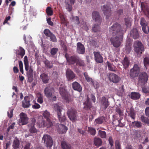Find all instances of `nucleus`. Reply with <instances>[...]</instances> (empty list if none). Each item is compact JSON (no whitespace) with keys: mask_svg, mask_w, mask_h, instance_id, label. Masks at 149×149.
<instances>
[{"mask_svg":"<svg viewBox=\"0 0 149 149\" xmlns=\"http://www.w3.org/2000/svg\"><path fill=\"white\" fill-rule=\"evenodd\" d=\"M109 32L111 36L122 35L123 29L121 26L116 22L109 28Z\"/></svg>","mask_w":149,"mask_h":149,"instance_id":"1","label":"nucleus"},{"mask_svg":"<svg viewBox=\"0 0 149 149\" xmlns=\"http://www.w3.org/2000/svg\"><path fill=\"white\" fill-rule=\"evenodd\" d=\"M24 62L25 70L27 71V74L28 79L30 81H31L33 80V71L31 66L29 68V67L28 58L27 56H25L24 58Z\"/></svg>","mask_w":149,"mask_h":149,"instance_id":"2","label":"nucleus"},{"mask_svg":"<svg viewBox=\"0 0 149 149\" xmlns=\"http://www.w3.org/2000/svg\"><path fill=\"white\" fill-rule=\"evenodd\" d=\"M112 36V37L110 39L111 44L114 47L118 48L120 47L122 42V35H116Z\"/></svg>","mask_w":149,"mask_h":149,"instance_id":"3","label":"nucleus"},{"mask_svg":"<svg viewBox=\"0 0 149 149\" xmlns=\"http://www.w3.org/2000/svg\"><path fill=\"white\" fill-rule=\"evenodd\" d=\"M99 103L100 109L102 111L105 110L109 105L108 99L105 96H103L100 99Z\"/></svg>","mask_w":149,"mask_h":149,"instance_id":"4","label":"nucleus"},{"mask_svg":"<svg viewBox=\"0 0 149 149\" xmlns=\"http://www.w3.org/2000/svg\"><path fill=\"white\" fill-rule=\"evenodd\" d=\"M112 5L111 3L105 4L101 6V8L104 14L106 15L107 19L109 18L111 15V7Z\"/></svg>","mask_w":149,"mask_h":149,"instance_id":"5","label":"nucleus"},{"mask_svg":"<svg viewBox=\"0 0 149 149\" xmlns=\"http://www.w3.org/2000/svg\"><path fill=\"white\" fill-rule=\"evenodd\" d=\"M42 141L47 147H51L53 145V141L51 137L49 135L45 134L42 138Z\"/></svg>","mask_w":149,"mask_h":149,"instance_id":"6","label":"nucleus"},{"mask_svg":"<svg viewBox=\"0 0 149 149\" xmlns=\"http://www.w3.org/2000/svg\"><path fill=\"white\" fill-rule=\"evenodd\" d=\"M135 45L134 49L137 54H141L144 52V47L141 42L139 41H136L135 43Z\"/></svg>","mask_w":149,"mask_h":149,"instance_id":"7","label":"nucleus"},{"mask_svg":"<svg viewBox=\"0 0 149 149\" xmlns=\"http://www.w3.org/2000/svg\"><path fill=\"white\" fill-rule=\"evenodd\" d=\"M140 68L137 64H134L133 67L131 69L130 72V74L131 77L134 78L138 76L139 73Z\"/></svg>","mask_w":149,"mask_h":149,"instance_id":"8","label":"nucleus"},{"mask_svg":"<svg viewBox=\"0 0 149 149\" xmlns=\"http://www.w3.org/2000/svg\"><path fill=\"white\" fill-rule=\"evenodd\" d=\"M55 110L57 112L58 118L59 121L61 123L64 122L66 119V117L63 115L62 116L61 112L62 111L61 107L57 105L54 106Z\"/></svg>","mask_w":149,"mask_h":149,"instance_id":"9","label":"nucleus"},{"mask_svg":"<svg viewBox=\"0 0 149 149\" xmlns=\"http://www.w3.org/2000/svg\"><path fill=\"white\" fill-rule=\"evenodd\" d=\"M77 112L74 109H69L68 112V117L72 122H75L77 119Z\"/></svg>","mask_w":149,"mask_h":149,"instance_id":"10","label":"nucleus"},{"mask_svg":"<svg viewBox=\"0 0 149 149\" xmlns=\"http://www.w3.org/2000/svg\"><path fill=\"white\" fill-rule=\"evenodd\" d=\"M59 91L60 95L62 97L65 99L67 102H69L70 101V99L66 90L63 87H60L59 88Z\"/></svg>","mask_w":149,"mask_h":149,"instance_id":"11","label":"nucleus"},{"mask_svg":"<svg viewBox=\"0 0 149 149\" xmlns=\"http://www.w3.org/2000/svg\"><path fill=\"white\" fill-rule=\"evenodd\" d=\"M19 117L20 119H19V123L20 125H24L28 123L29 118L26 114L22 112L19 114Z\"/></svg>","mask_w":149,"mask_h":149,"instance_id":"12","label":"nucleus"},{"mask_svg":"<svg viewBox=\"0 0 149 149\" xmlns=\"http://www.w3.org/2000/svg\"><path fill=\"white\" fill-rule=\"evenodd\" d=\"M78 56L75 55L71 56H67L66 54L65 55V57L66 59L67 62L69 64L74 65L76 63L78 60Z\"/></svg>","mask_w":149,"mask_h":149,"instance_id":"13","label":"nucleus"},{"mask_svg":"<svg viewBox=\"0 0 149 149\" xmlns=\"http://www.w3.org/2000/svg\"><path fill=\"white\" fill-rule=\"evenodd\" d=\"M108 78L110 82L114 83H118L120 80L119 77L113 73H109Z\"/></svg>","mask_w":149,"mask_h":149,"instance_id":"14","label":"nucleus"},{"mask_svg":"<svg viewBox=\"0 0 149 149\" xmlns=\"http://www.w3.org/2000/svg\"><path fill=\"white\" fill-rule=\"evenodd\" d=\"M56 127L57 131L60 134H65L68 130V128L62 124L57 123Z\"/></svg>","mask_w":149,"mask_h":149,"instance_id":"15","label":"nucleus"},{"mask_svg":"<svg viewBox=\"0 0 149 149\" xmlns=\"http://www.w3.org/2000/svg\"><path fill=\"white\" fill-rule=\"evenodd\" d=\"M148 79V76L145 72H142L139 75V81L143 84L146 83Z\"/></svg>","mask_w":149,"mask_h":149,"instance_id":"16","label":"nucleus"},{"mask_svg":"<svg viewBox=\"0 0 149 149\" xmlns=\"http://www.w3.org/2000/svg\"><path fill=\"white\" fill-rule=\"evenodd\" d=\"M92 18L95 22L100 25L101 22V19L100 18L99 13L97 11H94L92 13Z\"/></svg>","mask_w":149,"mask_h":149,"instance_id":"17","label":"nucleus"},{"mask_svg":"<svg viewBox=\"0 0 149 149\" xmlns=\"http://www.w3.org/2000/svg\"><path fill=\"white\" fill-rule=\"evenodd\" d=\"M93 53L95 61L98 63H102L103 61V58L101 55L100 52H94Z\"/></svg>","mask_w":149,"mask_h":149,"instance_id":"18","label":"nucleus"},{"mask_svg":"<svg viewBox=\"0 0 149 149\" xmlns=\"http://www.w3.org/2000/svg\"><path fill=\"white\" fill-rule=\"evenodd\" d=\"M55 90L53 87H46L44 90V93L45 96L48 97L53 93H55Z\"/></svg>","mask_w":149,"mask_h":149,"instance_id":"19","label":"nucleus"},{"mask_svg":"<svg viewBox=\"0 0 149 149\" xmlns=\"http://www.w3.org/2000/svg\"><path fill=\"white\" fill-rule=\"evenodd\" d=\"M141 7L144 14L149 17V8L147 4L144 2H142L141 4Z\"/></svg>","mask_w":149,"mask_h":149,"instance_id":"20","label":"nucleus"},{"mask_svg":"<svg viewBox=\"0 0 149 149\" xmlns=\"http://www.w3.org/2000/svg\"><path fill=\"white\" fill-rule=\"evenodd\" d=\"M31 100L30 97L26 96L25 97L24 100L23 101L22 103V107L24 108L29 107L31 105L30 102Z\"/></svg>","mask_w":149,"mask_h":149,"instance_id":"21","label":"nucleus"},{"mask_svg":"<svg viewBox=\"0 0 149 149\" xmlns=\"http://www.w3.org/2000/svg\"><path fill=\"white\" fill-rule=\"evenodd\" d=\"M77 52L80 54H83L85 52V49L84 46L80 42L77 43Z\"/></svg>","mask_w":149,"mask_h":149,"instance_id":"22","label":"nucleus"},{"mask_svg":"<svg viewBox=\"0 0 149 149\" xmlns=\"http://www.w3.org/2000/svg\"><path fill=\"white\" fill-rule=\"evenodd\" d=\"M66 78L68 81H70L74 79L75 77L74 73L71 70H68L66 72Z\"/></svg>","mask_w":149,"mask_h":149,"instance_id":"23","label":"nucleus"},{"mask_svg":"<svg viewBox=\"0 0 149 149\" xmlns=\"http://www.w3.org/2000/svg\"><path fill=\"white\" fill-rule=\"evenodd\" d=\"M84 104V109L86 110H91L93 107L92 103L89 101L88 98L87 100L85 102Z\"/></svg>","mask_w":149,"mask_h":149,"instance_id":"24","label":"nucleus"},{"mask_svg":"<svg viewBox=\"0 0 149 149\" xmlns=\"http://www.w3.org/2000/svg\"><path fill=\"white\" fill-rule=\"evenodd\" d=\"M121 63L123 68L125 70L129 67L130 63V61L127 56H125L124 58L123 59Z\"/></svg>","mask_w":149,"mask_h":149,"instance_id":"25","label":"nucleus"},{"mask_svg":"<svg viewBox=\"0 0 149 149\" xmlns=\"http://www.w3.org/2000/svg\"><path fill=\"white\" fill-rule=\"evenodd\" d=\"M72 88L74 90L77 91L79 92L82 91V87L77 82L75 81L73 82L72 83Z\"/></svg>","mask_w":149,"mask_h":149,"instance_id":"26","label":"nucleus"},{"mask_svg":"<svg viewBox=\"0 0 149 149\" xmlns=\"http://www.w3.org/2000/svg\"><path fill=\"white\" fill-rule=\"evenodd\" d=\"M131 36L134 39H137L139 37V33L137 29L136 28H134L130 31Z\"/></svg>","mask_w":149,"mask_h":149,"instance_id":"27","label":"nucleus"},{"mask_svg":"<svg viewBox=\"0 0 149 149\" xmlns=\"http://www.w3.org/2000/svg\"><path fill=\"white\" fill-rule=\"evenodd\" d=\"M40 77L43 83L47 84L48 83L49 78L47 74L43 73L40 75Z\"/></svg>","mask_w":149,"mask_h":149,"instance_id":"28","label":"nucleus"},{"mask_svg":"<svg viewBox=\"0 0 149 149\" xmlns=\"http://www.w3.org/2000/svg\"><path fill=\"white\" fill-rule=\"evenodd\" d=\"M61 145L62 149H73L71 145L65 141H62Z\"/></svg>","mask_w":149,"mask_h":149,"instance_id":"29","label":"nucleus"},{"mask_svg":"<svg viewBox=\"0 0 149 149\" xmlns=\"http://www.w3.org/2000/svg\"><path fill=\"white\" fill-rule=\"evenodd\" d=\"M140 95L138 93L135 92H132L129 95V97L132 99L134 100H137L139 99L140 97Z\"/></svg>","mask_w":149,"mask_h":149,"instance_id":"30","label":"nucleus"},{"mask_svg":"<svg viewBox=\"0 0 149 149\" xmlns=\"http://www.w3.org/2000/svg\"><path fill=\"white\" fill-rule=\"evenodd\" d=\"M36 122V120L34 118L33 121L30 125V127L29 129V131L32 133H34L37 132V130L35 127L34 125Z\"/></svg>","mask_w":149,"mask_h":149,"instance_id":"31","label":"nucleus"},{"mask_svg":"<svg viewBox=\"0 0 149 149\" xmlns=\"http://www.w3.org/2000/svg\"><path fill=\"white\" fill-rule=\"evenodd\" d=\"M93 142L94 145L96 146L99 147L102 145V140L100 138L95 137L94 139Z\"/></svg>","mask_w":149,"mask_h":149,"instance_id":"32","label":"nucleus"},{"mask_svg":"<svg viewBox=\"0 0 149 149\" xmlns=\"http://www.w3.org/2000/svg\"><path fill=\"white\" fill-rule=\"evenodd\" d=\"M140 24L142 26V29L143 31L145 33H146L147 31H146V30L147 29V27L146 24V21L143 18H141L140 22Z\"/></svg>","mask_w":149,"mask_h":149,"instance_id":"33","label":"nucleus"},{"mask_svg":"<svg viewBox=\"0 0 149 149\" xmlns=\"http://www.w3.org/2000/svg\"><path fill=\"white\" fill-rule=\"evenodd\" d=\"M17 55H19L22 58L25 54V51L22 47H19V49L17 51Z\"/></svg>","mask_w":149,"mask_h":149,"instance_id":"34","label":"nucleus"},{"mask_svg":"<svg viewBox=\"0 0 149 149\" xmlns=\"http://www.w3.org/2000/svg\"><path fill=\"white\" fill-rule=\"evenodd\" d=\"M45 127H46L47 128H50L52 126V123L50 119H47L45 120Z\"/></svg>","mask_w":149,"mask_h":149,"instance_id":"35","label":"nucleus"},{"mask_svg":"<svg viewBox=\"0 0 149 149\" xmlns=\"http://www.w3.org/2000/svg\"><path fill=\"white\" fill-rule=\"evenodd\" d=\"M19 141L17 139H14L13 143V146L14 149H18L19 146Z\"/></svg>","mask_w":149,"mask_h":149,"instance_id":"36","label":"nucleus"},{"mask_svg":"<svg viewBox=\"0 0 149 149\" xmlns=\"http://www.w3.org/2000/svg\"><path fill=\"white\" fill-rule=\"evenodd\" d=\"M84 75L85 78L86 80L88 82H90L91 84L93 81V79L92 78L90 77L88 75V73L86 72H84Z\"/></svg>","mask_w":149,"mask_h":149,"instance_id":"37","label":"nucleus"},{"mask_svg":"<svg viewBox=\"0 0 149 149\" xmlns=\"http://www.w3.org/2000/svg\"><path fill=\"white\" fill-rule=\"evenodd\" d=\"M125 22V24L127 27H129L131 26L132 19L131 18L128 17L124 19Z\"/></svg>","mask_w":149,"mask_h":149,"instance_id":"38","label":"nucleus"},{"mask_svg":"<svg viewBox=\"0 0 149 149\" xmlns=\"http://www.w3.org/2000/svg\"><path fill=\"white\" fill-rule=\"evenodd\" d=\"M143 64L145 67L146 69H147L148 66H149V58L146 57L143 59Z\"/></svg>","mask_w":149,"mask_h":149,"instance_id":"39","label":"nucleus"},{"mask_svg":"<svg viewBox=\"0 0 149 149\" xmlns=\"http://www.w3.org/2000/svg\"><path fill=\"white\" fill-rule=\"evenodd\" d=\"M50 115L49 112L47 110H46L45 111L43 112V113H42L43 117L46 119V120L49 119V117H50Z\"/></svg>","mask_w":149,"mask_h":149,"instance_id":"40","label":"nucleus"},{"mask_svg":"<svg viewBox=\"0 0 149 149\" xmlns=\"http://www.w3.org/2000/svg\"><path fill=\"white\" fill-rule=\"evenodd\" d=\"M45 120L43 119L41 120H40L37 122V125L39 127H45Z\"/></svg>","mask_w":149,"mask_h":149,"instance_id":"41","label":"nucleus"},{"mask_svg":"<svg viewBox=\"0 0 149 149\" xmlns=\"http://www.w3.org/2000/svg\"><path fill=\"white\" fill-rule=\"evenodd\" d=\"M77 65H78L80 66H84L85 64L84 61L79 59V57L78 58V60L76 62Z\"/></svg>","mask_w":149,"mask_h":149,"instance_id":"42","label":"nucleus"},{"mask_svg":"<svg viewBox=\"0 0 149 149\" xmlns=\"http://www.w3.org/2000/svg\"><path fill=\"white\" fill-rule=\"evenodd\" d=\"M49 100L52 102L56 101L57 100V97L55 94V93L47 97Z\"/></svg>","mask_w":149,"mask_h":149,"instance_id":"43","label":"nucleus"},{"mask_svg":"<svg viewBox=\"0 0 149 149\" xmlns=\"http://www.w3.org/2000/svg\"><path fill=\"white\" fill-rule=\"evenodd\" d=\"M116 114H118L120 117L121 118V117H122L123 115V111L122 110H121L120 109L119 107H117L116 108Z\"/></svg>","mask_w":149,"mask_h":149,"instance_id":"44","label":"nucleus"},{"mask_svg":"<svg viewBox=\"0 0 149 149\" xmlns=\"http://www.w3.org/2000/svg\"><path fill=\"white\" fill-rule=\"evenodd\" d=\"M100 25L98 24V23H97V24H94L92 27V29L93 31L95 32L99 31L100 29L99 26Z\"/></svg>","mask_w":149,"mask_h":149,"instance_id":"45","label":"nucleus"},{"mask_svg":"<svg viewBox=\"0 0 149 149\" xmlns=\"http://www.w3.org/2000/svg\"><path fill=\"white\" fill-rule=\"evenodd\" d=\"M132 125L134 127H136L138 128L141 127L142 126L141 123L138 121H134L132 122Z\"/></svg>","mask_w":149,"mask_h":149,"instance_id":"46","label":"nucleus"},{"mask_svg":"<svg viewBox=\"0 0 149 149\" xmlns=\"http://www.w3.org/2000/svg\"><path fill=\"white\" fill-rule=\"evenodd\" d=\"M128 116H130L132 119L134 120L135 118V113L133 110L130 109L128 113Z\"/></svg>","mask_w":149,"mask_h":149,"instance_id":"47","label":"nucleus"},{"mask_svg":"<svg viewBox=\"0 0 149 149\" xmlns=\"http://www.w3.org/2000/svg\"><path fill=\"white\" fill-rule=\"evenodd\" d=\"M104 119L103 117H99L95 120L96 124H101L104 122Z\"/></svg>","mask_w":149,"mask_h":149,"instance_id":"48","label":"nucleus"},{"mask_svg":"<svg viewBox=\"0 0 149 149\" xmlns=\"http://www.w3.org/2000/svg\"><path fill=\"white\" fill-rule=\"evenodd\" d=\"M88 131L90 134L93 135H94L96 133V130L93 127H88Z\"/></svg>","mask_w":149,"mask_h":149,"instance_id":"49","label":"nucleus"},{"mask_svg":"<svg viewBox=\"0 0 149 149\" xmlns=\"http://www.w3.org/2000/svg\"><path fill=\"white\" fill-rule=\"evenodd\" d=\"M98 134L102 138L104 139L106 137V134L105 131L99 130Z\"/></svg>","mask_w":149,"mask_h":149,"instance_id":"50","label":"nucleus"},{"mask_svg":"<svg viewBox=\"0 0 149 149\" xmlns=\"http://www.w3.org/2000/svg\"><path fill=\"white\" fill-rule=\"evenodd\" d=\"M46 12L48 15L51 16L53 14V10L51 9V8L50 7H47Z\"/></svg>","mask_w":149,"mask_h":149,"instance_id":"51","label":"nucleus"},{"mask_svg":"<svg viewBox=\"0 0 149 149\" xmlns=\"http://www.w3.org/2000/svg\"><path fill=\"white\" fill-rule=\"evenodd\" d=\"M46 66L49 68H51L53 67V64L52 63L48 60L45 61L44 62Z\"/></svg>","mask_w":149,"mask_h":149,"instance_id":"52","label":"nucleus"},{"mask_svg":"<svg viewBox=\"0 0 149 149\" xmlns=\"http://www.w3.org/2000/svg\"><path fill=\"white\" fill-rule=\"evenodd\" d=\"M107 63L108 68V69L109 70L112 71H116V69L115 68L112 66L111 63L108 61L107 62Z\"/></svg>","mask_w":149,"mask_h":149,"instance_id":"53","label":"nucleus"},{"mask_svg":"<svg viewBox=\"0 0 149 149\" xmlns=\"http://www.w3.org/2000/svg\"><path fill=\"white\" fill-rule=\"evenodd\" d=\"M141 121L146 123H149V119L147 117H145L143 116H142L141 117Z\"/></svg>","mask_w":149,"mask_h":149,"instance_id":"54","label":"nucleus"},{"mask_svg":"<svg viewBox=\"0 0 149 149\" xmlns=\"http://www.w3.org/2000/svg\"><path fill=\"white\" fill-rule=\"evenodd\" d=\"M44 33L47 37H49L52 33L48 29H46L44 31Z\"/></svg>","mask_w":149,"mask_h":149,"instance_id":"55","label":"nucleus"},{"mask_svg":"<svg viewBox=\"0 0 149 149\" xmlns=\"http://www.w3.org/2000/svg\"><path fill=\"white\" fill-rule=\"evenodd\" d=\"M58 49L57 48H52L51 50L50 53L52 55H54L56 54L57 52L58 51Z\"/></svg>","mask_w":149,"mask_h":149,"instance_id":"56","label":"nucleus"},{"mask_svg":"<svg viewBox=\"0 0 149 149\" xmlns=\"http://www.w3.org/2000/svg\"><path fill=\"white\" fill-rule=\"evenodd\" d=\"M91 84L93 85L95 89H98L100 85L99 83L96 81L93 80Z\"/></svg>","mask_w":149,"mask_h":149,"instance_id":"57","label":"nucleus"},{"mask_svg":"<svg viewBox=\"0 0 149 149\" xmlns=\"http://www.w3.org/2000/svg\"><path fill=\"white\" fill-rule=\"evenodd\" d=\"M19 64L20 72L22 74H23V64L22 61H19Z\"/></svg>","mask_w":149,"mask_h":149,"instance_id":"58","label":"nucleus"},{"mask_svg":"<svg viewBox=\"0 0 149 149\" xmlns=\"http://www.w3.org/2000/svg\"><path fill=\"white\" fill-rule=\"evenodd\" d=\"M49 37L50 38L51 41L54 42H56L57 41L56 37L52 33Z\"/></svg>","mask_w":149,"mask_h":149,"instance_id":"59","label":"nucleus"},{"mask_svg":"<svg viewBox=\"0 0 149 149\" xmlns=\"http://www.w3.org/2000/svg\"><path fill=\"white\" fill-rule=\"evenodd\" d=\"M143 92L145 93H149V88L148 86H144L142 88Z\"/></svg>","mask_w":149,"mask_h":149,"instance_id":"60","label":"nucleus"},{"mask_svg":"<svg viewBox=\"0 0 149 149\" xmlns=\"http://www.w3.org/2000/svg\"><path fill=\"white\" fill-rule=\"evenodd\" d=\"M72 4H70L68 3L66 4V8L69 11H70L72 10Z\"/></svg>","mask_w":149,"mask_h":149,"instance_id":"61","label":"nucleus"},{"mask_svg":"<svg viewBox=\"0 0 149 149\" xmlns=\"http://www.w3.org/2000/svg\"><path fill=\"white\" fill-rule=\"evenodd\" d=\"M115 146L116 149H121L120 143L118 141L115 142Z\"/></svg>","mask_w":149,"mask_h":149,"instance_id":"62","label":"nucleus"},{"mask_svg":"<svg viewBox=\"0 0 149 149\" xmlns=\"http://www.w3.org/2000/svg\"><path fill=\"white\" fill-rule=\"evenodd\" d=\"M122 119L121 118L120 120H118L119 124H118V126L120 127H124L125 125V122L122 121Z\"/></svg>","mask_w":149,"mask_h":149,"instance_id":"63","label":"nucleus"},{"mask_svg":"<svg viewBox=\"0 0 149 149\" xmlns=\"http://www.w3.org/2000/svg\"><path fill=\"white\" fill-rule=\"evenodd\" d=\"M73 19L75 20V23L77 24H79L80 23V22L79 20V18L77 16H73L72 17Z\"/></svg>","mask_w":149,"mask_h":149,"instance_id":"64","label":"nucleus"}]
</instances>
